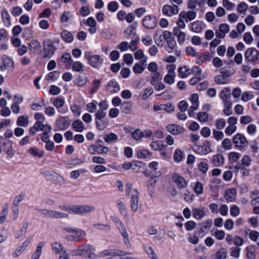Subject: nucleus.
<instances>
[{"label": "nucleus", "instance_id": "603ef678", "mask_svg": "<svg viewBox=\"0 0 259 259\" xmlns=\"http://www.w3.org/2000/svg\"><path fill=\"white\" fill-rule=\"evenodd\" d=\"M197 150L200 154H206L211 151L210 147L208 145H204L202 146H198Z\"/></svg>", "mask_w": 259, "mask_h": 259}, {"label": "nucleus", "instance_id": "20e7f679", "mask_svg": "<svg viewBox=\"0 0 259 259\" xmlns=\"http://www.w3.org/2000/svg\"><path fill=\"white\" fill-rule=\"evenodd\" d=\"M51 127L48 124H44V122L36 121L34 125L29 129V133L30 135H34L37 132L39 131L44 132L50 133L51 131Z\"/></svg>", "mask_w": 259, "mask_h": 259}, {"label": "nucleus", "instance_id": "680f3d73", "mask_svg": "<svg viewBox=\"0 0 259 259\" xmlns=\"http://www.w3.org/2000/svg\"><path fill=\"white\" fill-rule=\"evenodd\" d=\"M254 96L251 92H244L241 95V100L247 102L253 99Z\"/></svg>", "mask_w": 259, "mask_h": 259}, {"label": "nucleus", "instance_id": "49530a36", "mask_svg": "<svg viewBox=\"0 0 259 259\" xmlns=\"http://www.w3.org/2000/svg\"><path fill=\"white\" fill-rule=\"evenodd\" d=\"M44 245V242H40L37 246H36V249L34 253H33L32 259H38L40 257L41 253V250H42V247Z\"/></svg>", "mask_w": 259, "mask_h": 259}, {"label": "nucleus", "instance_id": "473e14b6", "mask_svg": "<svg viewBox=\"0 0 259 259\" xmlns=\"http://www.w3.org/2000/svg\"><path fill=\"white\" fill-rule=\"evenodd\" d=\"M89 81V78L85 75H78L74 80V84L78 87L85 85Z\"/></svg>", "mask_w": 259, "mask_h": 259}, {"label": "nucleus", "instance_id": "5fc2aeb1", "mask_svg": "<svg viewBox=\"0 0 259 259\" xmlns=\"http://www.w3.org/2000/svg\"><path fill=\"white\" fill-rule=\"evenodd\" d=\"M45 106V101L41 100L38 103H33L31 105V108L35 111H41Z\"/></svg>", "mask_w": 259, "mask_h": 259}, {"label": "nucleus", "instance_id": "3c124183", "mask_svg": "<svg viewBox=\"0 0 259 259\" xmlns=\"http://www.w3.org/2000/svg\"><path fill=\"white\" fill-rule=\"evenodd\" d=\"M81 107L76 103L73 104L70 107V110L76 116H79L81 114Z\"/></svg>", "mask_w": 259, "mask_h": 259}, {"label": "nucleus", "instance_id": "338daca9", "mask_svg": "<svg viewBox=\"0 0 259 259\" xmlns=\"http://www.w3.org/2000/svg\"><path fill=\"white\" fill-rule=\"evenodd\" d=\"M60 73L58 71H53L49 73L46 76V79L47 80H56L59 76Z\"/></svg>", "mask_w": 259, "mask_h": 259}, {"label": "nucleus", "instance_id": "e2e57ef3", "mask_svg": "<svg viewBox=\"0 0 259 259\" xmlns=\"http://www.w3.org/2000/svg\"><path fill=\"white\" fill-rule=\"evenodd\" d=\"M97 102L94 100L87 105V110L89 113H93L97 109Z\"/></svg>", "mask_w": 259, "mask_h": 259}, {"label": "nucleus", "instance_id": "4468645a", "mask_svg": "<svg viewBox=\"0 0 259 259\" xmlns=\"http://www.w3.org/2000/svg\"><path fill=\"white\" fill-rule=\"evenodd\" d=\"M233 142L235 147L238 148H242L247 144L246 138L241 134H237L233 139Z\"/></svg>", "mask_w": 259, "mask_h": 259}, {"label": "nucleus", "instance_id": "6e6d98bb", "mask_svg": "<svg viewBox=\"0 0 259 259\" xmlns=\"http://www.w3.org/2000/svg\"><path fill=\"white\" fill-rule=\"evenodd\" d=\"M149 168L152 170L157 176L160 175V171L159 169L158 163L157 161H153L148 165Z\"/></svg>", "mask_w": 259, "mask_h": 259}, {"label": "nucleus", "instance_id": "bf43d9fd", "mask_svg": "<svg viewBox=\"0 0 259 259\" xmlns=\"http://www.w3.org/2000/svg\"><path fill=\"white\" fill-rule=\"evenodd\" d=\"M212 235L213 236L218 240H222L225 237V232L223 230H217L212 232Z\"/></svg>", "mask_w": 259, "mask_h": 259}, {"label": "nucleus", "instance_id": "dca6fc26", "mask_svg": "<svg viewBox=\"0 0 259 259\" xmlns=\"http://www.w3.org/2000/svg\"><path fill=\"white\" fill-rule=\"evenodd\" d=\"M28 49L30 53L36 55L41 51V46L38 40L32 39L29 42Z\"/></svg>", "mask_w": 259, "mask_h": 259}, {"label": "nucleus", "instance_id": "4c0bfd02", "mask_svg": "<svg viewBox=\"0 0 259 259\" xmlns=\"http://www.w3.org/2000/svg\"><path fill=\"white\" fill-rule=\"evenodd\" d=\"M61 38L66 42H71L73 39V35L71 32L67 30H64L61 34Z\"/></svg>", "mask_w": 259, "mask_h": 259}, {"label": "nucleus", "instance_id": "423d86ee", "mask_svg": "<svg viewBox=\"0 0 259 259\" xmlns=\"http://www.w3.org/2000/svg\"><path fill=\"white\" fill-rule=\"evenodd\" d=\"M259 52L254 48H248L245 52L244 57L246 61L255 63L258 60Z\"/></svg>", "mask_w": 259, "mask_h": 259}, {"label": "nucleus", "instance_id": "2f4dec72", "mask_svg": "<svg viewBox=\"0 0 259 259\" xmlns=\"http://www.w3.org/2000/svg\"><path fill=\"white\" fill-rule=\"evenodd\" d=\"M231 90L229 88H224L220 93V98L222 100L223 103L230 101Z\"/></svg>", "mask_w": 259, "mask_h": 259}, {"label": "nucleus", "instance_id": "a19ab883", "mask_svg": "<svg viewBox=\"0 0 259 259\" xmlns=\"http://www.w3.org/2000/svg\"><path fill=\"white\" fill-rule=\"evenodd\" d=\"M100 79H96L93 80L92 84V87L89 90L90 94L93 95L98 91L100 87Z\"/></svg>", "mask_w": 259, "mask_h": 259}, {"label": "nucleus", "instance_id": "7ed1b4c3", "mask_svg": "<svg viewBox=\"0 0 259 259\" xmlns=\"http://www.w3.org/2000/svg\"><path fill=\"white\" fill-rule=\"evenodd\" d=\"M122 253V251L119 250H105L99 252V256L112 255L115 256L116 259H138L136 257L128 256Z\"/></svg>", "mask_w": 259, "mask_h": 259}, {"label": "nucleus", "instance_id": "13d9d810", "mask_svg": "<svg viewBox=\"0 0 259 259\" xmlns=\"http://www.w3.org/2000/svg\"><path fill=\"white\" fill-rule=\"evenodd\" d=\"M247 257L249 259H255V247L254 246H249L246 247Z\"/></svg>", "mask_w": 259, "mask_h": 259}, {"label": "nucleus", "instance_id": "9b49d317", "mask_svg": "<svg viewBox=\"0 0 259 259\" xmlns=\"http://www.w3.org/2000/svg\"><path fill=\"white\" fill-rule=\"evenodd\" d=\"M162 12L165 16L172 17L179 13V8L178 6L176 5H174L173 6L165 5L162 8Z\"/></svg>", "mask_w": 259, "mask_h": 259}, {"label": "nucleus", "instance_id": "de8ad7c7", "mask_svg": "<svg viewBox=\"0 0 259 259\" xmlns=\"http://www.w3.org/2000/svg\"><path fill=\"white\" fill-rule=\"evenodd\" d=\"M227 250L224 248H222L215 253V259H226L227 257Z\"/></svg>", "mask_w": 259, "mask_h": 259}, {"label": "nucleus", "instance_id": "39448f33", "mask_svg": "<svg viewBox=\"0 0 259 259\" xmlns=\"http://www.w3.org/2000/svg\"><path fill=\"white\" fill-rule=\"evenodd\" d=\"M84 58L88 60L89 63L94 68H98L101 66L103 62V59L98 55H91L90 52L84 53Z\"/></svg>", "mask_w": 259, "mask_h": 259}, {"label": "nucleus", "instance_id": "774afa93", "mask_svg": "<svg viewBox=\"0 0 259 259\" xmlns=\"http://www.w3.org/2000/svg\"><path fill=\"white\" fill-rule=\"evenodd\" d=\"M72 17L71 12L69 11L64 12L60 17V21L62 23L68 22L70 18Z\"/></svg>", "mask_w": 259, "mask_h": 259}, {"label": "nucleus", "instance_id": "58836bf2", "mask_svg": "<svg viewBox=\"0 0 259 259\" xmlns=\"http://www.w3.org/2000/svg\"><path fill=\"white\" fill-rule=\"evenodd\" d=\"M224 109H223V113L226 116H229L232 114V103L231 101H226L223 103Z\"/></svg>", "mask_w": 259, "mask_h": 259}, {"label": "nucleus", "instance_id": "aec40b11", "mask_svg": "<svg viewBox=\"0 0 259 259\" xmlns=\"http://www.w3.org/2000/svg\"><path fill=\"white\" fill-rule=\"evenodd\" d=\"M179 15L181 18L184 19L186 23L194 20L196 17V13L193 11H189L188 12H181Z\"/></svg>", "mask_w": 259, "mask_h": 259}, {"label": "nucleus", "instance_id": "79ce46f5", "mask_svg": "<svg viewBox=\"0 0 259 259\" xmlns=\"http://www.w3.org/2000/svg\"><path fill=\"white\" fill-rule=\"evenodd\" d=\"M28 123L29 120L27 116H21L17 119V124L19 126L26 127L28 125Z\"/></svg>", "mask_w": 259, "mask_h": 259}, {"label": "nucleus", "instance_id": "1a4fd4ad", "mask_svg": "<svg viewBox=\"0 0 259 259\" xmlns=\"http://www.w3.org/2000/svg\"><path fill=\"white\" fill-rule=\"evenodd\" d=\"M3 64L0 67L2 72H9L13 70L14 62L11 58L6 55L2 57Z\"/></svg>", "mask_w": 259, "mask_h": 259}, {"label": "nucleus", "instance_id": "b1692460", "mask_svg": "<svg viewBox=\"0 0 259 259\" xmlns=\"http://www.w3.org/2000/svg\"><path fill=\"white\" fill-rule=\"evenodd\" d=\"M137 23H134L133 24L129 26V27L124 31V34L126 38H133L136 35V28Z\"/></svg>", "mask_w": 259, "mask_h": 259}, {"label": "nucleus", "instance_id": "393cba45", "mask_svg": "<svg viewBox=\"0 0 259 259\" xmlns=\"http://www.w3.org/2000/svg\"><path fill=\"white\" fill-rule=\"evenodd\" d=\"M106 90L112 93H117L120 90L119 85L115 80H110L107 84Z\"/></svg>", "mask_w": 259, "mask_h": 259}, {"label": "nucleus", "instance_id": "6ab92c4d", "mask_svg": "<svg viewBox=\"0 0 259 259\" xmlns=\"http://www.w3.org/2000/svg\"><path fill=\"white\" fill-rule=\"evenodd\" d=\"M88 150L90 154L94 155L95 152H97L99 153H107L109 151L108 148L106 146L99 145L96 146L95 145H91Z\"/></svg>", "mask_w": 259, "mask_h": 259}, {"label": "nucleus", "instance_id": "37998d69", "mask_svg": "<svg viewBox=\"0 0 259 259\" xmlns=\"http://www.w3.org/2000/svg\"><path fill=\"white\" fill-rule=\"evenodd\" d=\"M191 74V71L186 67H181L179 68V76L181 78L187 77Z\"/></svg>", "mask_w": 259, "mask_h": 259}, {"label": "nucleus", "instance_id": "2eb2a0df", "mask_svg": "<svg viewBox=\"0 0 259 259\" xmlns=\"http://www.w3.org/2000/svg\"><path fill=\"white\" fill-rule=\"evenodd\" d=\"M142 23L144 27L148 29H153L157 25V20L155 17L148 15L144 17Z\"/></svg>", "mask_w": 259, "mask_h": 259}, {"label": "nucleus", "instance_id": "8fccbe9b", "mask_svg": "<svg viewBox=\"0 0 259 259\" xmlns=\"http://www.w3.org/2000/svg\"><path fill=\"white\" fill-rule=\"evenodd\" d=\"M137 155L140 158H148L152 156V153L146 149L140 150L137 152Z\"/></svg>", "mask_w": 259, "mask_h": 259}, {"label": "nucleus", "instance_id": "c756f323", "mask_svg": "<svg viewBox=\"0 0 259 259\" xmlns=\"http://www.w3.org/2000/svg\"><path fill=\"white\" fill-rule=\"evenodd\" d=\"M57 124L62 130H65L70 125V121L67 117H61L57 120Z\"/></svg>", "mask_w": 259, "mask_h": 259}, {"label": "nucleus", "instance_id": "a18cd8bd", "mask_svg": "<svg viewBox=\"0 0 259 259\" xmlns=\"http://www.w3.org/2000/svg\"><path fill=\"white\" fill-rule=\"evenodd\" d=\"M29 226V223L28 222H24L20 230L18 231L16 234V237L19 238L24 236L27 232V228Z\"/></svg>", "mask_w": 259, "mask_h": 259}, {"label": "nucleus", "instance_id": "bb28decb", "mask_svg": "<svg viewBox=\"0 0 259 259\" xmlns=\"http://www.w3.org/2000/svg\"><path fill=\"white\" fill-rule=\"evenodd\" d=\"M135 58L140 60L142 64L144 65L147 61L148 58L145 55L142 49H139L134 53Z\"/></svg>", "mask_w": 259, "mask_h": 259}, {"label": "nucleus", "instance_id": "69168bd1", "mask_svg": "<svg viewBox=\"0 0 259 259\" xmlns=\"http://www.w3.org/2000/svg\"><path fill=\"white\" fill-rule=\"evenodd\" d=\"M142 65V64L136 63L133 67L134 72L136 74L142 73L145 70V67Z\"/></svg>", "mask_w": 259, "mask_h": 259}, {"label": "nucleus", "instance_id": "412c9836", "mask_svg": "<svg viewBox=\"0 0 259 259\" xmlns=\"http://www.w3.org/2000/svg\"><path fill=\"white\" fill-rule=\"evenodd\" d=\"M167 130L172 135H178L182 134L184 131V128L179 125L177 124H169L166 126Z\"/></svg>", "mask_w": 259, "mask_h": 259}, {"label": "nucleus", "instance_id": "f257e3e1", "mask_svg": "<svg viewBox=\"0 0 259 259\" xmlns=\"http://www.w3.org/2000/svg\"><path fill=\"white\" fill-rule=\"evenodd\" d=\"M93 246L90 244H83L77 246L71 250L70 254L72 256H88L90 259H96L97 257H101L99 256V253L96 254L93 251L94 250Z\"/></svg>", "mask_w": 259, "mask_h": 259}, {"label": "nucleus", "instance_id": "4be33fe9", "mask_svg": "<svg viewBox=\"0 0 259 259\" xmlns=\"http://www.w3.org/2000/svg\"><path fill=\"white\" fill-rule=\"evenodd\" d=\"M173 181L177 184L178 187L185 188L187 186V182L184 178L178 174H174L172 176Z\"/></svg>", "mask_w": 259, "mask_h": 259}, {"label": "nucleus", "instance_id": "72a5a7b5", "mask_svg": "<svg viewBox=\"0 0 259 259\" xmlns=\"http://www.w3.org/2000/svg\"><path fill=\"white\" fill-rule=\"evenodd\" d=\"M214 81L216 83L219 84H227L230 81V79L223 74L218 75L214 77Z\"/></svg>", "mask_w": 259, "mask_h": 259}, {"label": "nucleus", "instance_id": "c9c22d12", "mask_svg": "<svg viewBox=\"0 0 259 259\" xmlns=\"http://www.w3.org/2000/svg\"><path fill=\"white\" fill-rule=\"evenodd\" d=\"M193 216L194 218L201 220L206 214L204 208L201 209L194 208L192 210Z\"/></svg>", "mask_w": 259, "mask_h": 259}, {"label": "nucleus", "instance_id": "c85d7f7f", "mask_svg": "<svg viewBox=\"0 0 259 259\" xmlns=\"http://www.w3.org/2000/svg\"><path fill=\"white\" fill-rule=\"evenodd\" d=\"M120 225L121 228L120 233L123 237L124 243L125 245L129 248L131 247V242L129 239L128 234L123 224L120 223Z\"/></svg>", "mask_w": 259, "mask_h": 259}, {"label": "nucleus", "instance_id": "e433bc0d", "mask_svg": "<svg viewBox=\"0 0 259 259\" xmlns=\"http://www.w3.org/2000/svg\"><path fill=\"white\" fill-rule=\"evenodd\" d=\"M72 127L77 132H82L85 129L82 122L80 120H76L72 124Z\"/></svg>", "mask_w": 259, "mask_h": 259}, {"label": "nucleus", "instance_id": "7c9ffc66", "mask_svg": "<svg viewBox=\"0 0 259 259\" xmlns=\"http://www.w3.org/2000/svg\"><path fill=\"white\" fill-rule=\"evenodd\" d=\"M1 16L4 25L6 27H10L11 25V18L9 13L6 9L2 10Z\"/></svg>", "mask_w": 259, "mask_h": 259}, {"label": "nucleus", "instance_id": "f3484780", "mask_svg": "<svg viewBox=\"0 0 259 259\" xmlns=\"http://www.w3.org/2000/svg\"><path fill=\"white\" fill-rule=\"evenodd\" d=\"M229 26L227 24H221L219 26V29L215 31V35L217 37L222 39L229 32Z\"/></svg>", "mask_w": 259, "mask_h": 259}, {"label": "nucleus", "instance_id": "ea45409f", "mask_svg": "<svg viewBox=\"0 0 259 259\" xmlns=\"http://www.w3.org/2000/svg\"><path fill=\"white\" fill-rule=\"evenodd\" d=\"M8 211V205L7 204H5L0 214V224L4 223L6 221Z\"/></svg>", "mask_w": 259, "mask_h": 259}, {"label": "nucleus", "instance_id": "052dcab7", "mask_svg": "<svg viewBox=\"0 0 259 259\" xmlns=\"http://www.w3.org/2000/svg\"><path fill=\"white\" fill-rule=\"evenodd\" d=\"M248 8V5L245 2H241L237 7V10L240 14H245Z\"/></svg>", "mask_w": 259, "mask_h": 259}, {"label": "nucleus", "instance_id": "9d476101", "mask_svg": "<svg viewBox=\"0 0 259 259\" xmlns=\"http://www.w3.org/2000/svg\"><path fill=\"white\" fill-rule=\"evenodd\" d=\"M52 248L54 252L60 255V259H69L68 253L60 243L54 242L52 244Z\"/></svg>", "mask_w": 259, "mask_h": 259}, {"label": "nucleus", "instance_id": "5701e85b", "mask_svg": "<svg viewBox=\"0 0 259 259\" xmlns=\"http://www.w3.org/2000/svg\"><path fill=\"white\" fill-rule=\"evenodd\" d=\"M174 34L176 36L179 44H183L186 39V33L180 29H173Z\"/></svg>", "mask_w": 259, "mask_h": 259}, {"label": "nucleus", "instance_id": "a878e982", "mask_svg": "<svg viewBox=\"0 0 259 259\" xmlns=\"http://www.w3.org/2000/svg\"><path fill=\"white\" fill-rule=\"evenodd\" d=\"M191 30L195 33H200L203 29V23L200 21H195L190 24Z\"/></svg>", "mask_w": 259, "mask_h": 259}, {"label": "nucleus", "instance_id": "a211bd4d", "mask_svg": "<svg viewBox=\"0 0 259 259\" xmlns=\"http://www.w3.org/2000/svg\"><path fill=\"white\" fill-rule=\"evenodd\" d=\"M190 100L192 103V105L188 112L189 116H192L193 111L197 110L199 106L198 95L195 93L192 94L190 97Z\"/></svg>", "mask_w": 259, "mask_h": 259}, {"label": "nucleus", "instance_id": "0eeeda50", "mask_svg": "<svg viewBox=\"0 0 259 259\" xmlns=\"http://www.w3.org/2000/svg\"><path fill=\"white\" fill-rule=\"evenodd\" d=\"M42 214L46 217L52 219H64L67 218L68 214L58 211L49 210V209H39Z\"/></svg>", "mask_w": 259, "mask_h": 259}, {"label": "nucleus", "instance_id": "c03bdc74", "mask_svg": "<svg viewBox=\"0 0 259 259\" xmlns=\"http://www.w3.org/2000/svg\"><path fill=\"white\" fill-rule=\"evenodd\" d=\"M224 157L221 154L214 155L213 157L212 163L215 166H219L222 165L224 163Z\"/></svg>", "mask_w": 259, "mask_h": 259}, {"label": "nucleus", "instance_id": "f03ea898", "mask_svg": "<svg viewBox=\"0 0 259 259\" xmlns=\"http://www.w3.org/2000/svg\"><path fill=\"white\" fill-rule=\"evenodd\" d=\"M62 209L69 213L82 214L94 211L95 210V207L91 205H79L72 207L63 206Z\"/></svg>", "mask_w": 259, "mask_h": 259}, {"label": "nucleus", "instance_id": "864d4df0", "mask_svg": "<svg viewBox=\"0 0 259 259\" xmlns=\"http://www.w3.org/2000/svg\"><path fill=\"white\" fill-rule=\"evenodd\" d=\"M225 197L227 201H233L235 198V189H232L226 190Z\"/></svg>", "mask_w": 259, "mask_h": 259}, {"label": "nucleus", "instance_id": "f704fd0d", "mask_svg": "<svg viewBox=\"0 0 259 259\" xmlns=\"http://www.w3.org/2000/svg\"><path fill=\"white\" fill-rule=\"evenodd\" d=\"M220 72L230 78V76L235 73V70L231 66H226L221 68L220 69Z\"/></svg>", "mask_w": 259, "mask_h": 259}, {"label": "nucleus", "instance_id": "cd10ccee", "mask_svg": "<svg viewBox=\"0 0 259 259\" xmlns=\"http://www.w3.org/2000/svg\"><path fill=\"white\" fill-rule=\"evenodd\" d=\"M27 151L28 153L32 157H37L38 158H41L44 155V151L35 147L29 148L27 150Z\"/></svg>", "mask_w": 259, "mask_h": 259}, {"label": "nucleus", "instance_id": "09e8293b", "mask_svg": "<svg viewBox=\"0 0 259 259\" xmlns=\"http://www.w3.org/2000/svg\"><path fill=\"white\" fill-rule=\"evenodd\" d=\"M104 140L108 143L116 142L118 140L117 136L114 133L105 135L104 137Z\"/></svg>", "mask_w": 259, "mask_h": 259}, {"label": "nucleus", "instance_id": "0e129e2a", "mask_svg": "<svg viewBox=\"0 0 259 259\" xmlns=\"http://www.w3.org/2000/svg\"><path fill=\"white\" fill-rule=\"evenodd\" d=\"M185 21L182 18L180 17L179 15L178 19L177 20V21L176 22L177 27H175L173 29H180L182 30L183 29H184L186 27V24H185Z\"/></svg>", "mask_w": 259, "mask_h": 259}, {"label": "nucleus", "instance_id": "f8f14e48", "mask_svg": "<svg viewBox=\"0 0 259 259\" xmlns=\"http://www.w3.org/2000/svg\"><path fill=\"white\" fill-rule=\"evenodd\" d=\"M139 195L137 189H135L132 192L130 207L132 211L136 212L139 208Z\"/></svg>", "mask_w": 259, "mask_h": 259}, {"label": "nucleus", "instance_id": "6e6552de", "mask_svg": "<svg viewBox=\"0 0 259 259\" xmlns=\"http://www.w3.org/2000/svg\"><path fill=\"white\" fill-rule=\"evenodd\" d=\"M56 48L54 47L52 41L51 39H47L44 42V51L45 58H51L54 54Z\"/></svg>", "mask_w": 259, "mask_h": 259}, {"label": "nucleus", "instance_id": "4d7b16f0", "mask_svg": "<svg viewBox=\"0 0 259 259\" xmlns=\"http://www.w3.org/2000/svg\"><path fill=\"white\" fill-rule=\"evenodd\" d=\"M107 121L103 119H96V126L97 129L104 130L107 126Z\"/></svg>", "mask_w": 259, "mask_h": 259}, {"label": "nucleus", "instance_id": "ddd939ff", "mask_svg": "<svg viewBox=\"0 0 259 259\" xmlns=\"http://www.w3.org/2000/svg\"><path fill=\"white\" fill-rule=\"evenodd\" d=\"M33 239L32 235H29L27 236L25 241L22 244L18 246L13 253V256L17 257L23 252L30 244L32 240Z\"/></svg>", "mask_w": 259, "mask_h": 259}]
</instances>
